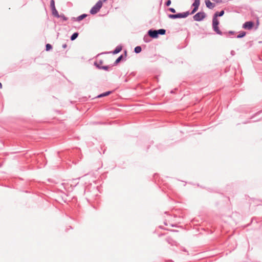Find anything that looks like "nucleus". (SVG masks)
I'll return each instance as SVG.
<instances>
[{
	"instance_id": "473e14b6",
	"label": "nucleus",
	"mask_w": 262,
	"mask_h": 262,
	"mask_svg": "<svg viewBox=\"0 0 262 262\" xmlns=\"http://www.w3.org/2000/svg\"><path fill=\"white\" fill-rule=\"evenodd\" d=\"M106 1H107V0H102V2H104Z\"/></svg>"
},
{
	"instance_id": "6e6552de",
	"label": "nucleus",
	"mask_w": 262,
	"mask_h": 262,
	"mask_svg": "<svg viewBox=\"0 0 262 262\" xmlns=\"http://www.w3.org/2000/svg\"><path fill=\"white\" fill-rule=\"evenodd\" d=\"M205 3L206 7L210 9H212L215 6V4L211 2L209 0H205Z\"/></svg>"
},
{
	"instance_id": "f3484780",
	"label": "nucleus",
	"mask_w": 262,
	"mask_h": 262,
	"mask_svg": "<svg viewBox=\"0 0 262 262\" xmlns=\"http://www.w3.org/2000/svg\"><path fill=\"white\" fill-rule=\"evenodd\" d=\"M158 35H164L166 33V30L163 29H160L159 30H157Z\"/></svg>"
},
{
	"instance_id": "393cba45",
	"label": "nucleus",
	"mask_w": 262,
	"mask_h": 262,
	"mask_svg": "<svg viewBox=\"0 0 262 262\" xmlns=\"http://www.w3.org/2000/svg\"><path fill=\"white\" fill-rule=\"evenodd\" d=\"M168 10L169 11H170L171 12L173 13H176V10L174 8H169L168 9Z\"/></svg>"
},
{
	"instance_id": "ddd939ff",
	"label": "nucleus",
	"mask_w": 262,
	"mask_h": 262,
	"mask_svg": "<svg viewBox=\"0 0 262 262\" xmlns=\"http://www.w3.org/2000/svg\"><path fill=\"white\" fill-rule=\"evenodd\" d=\"M112 93V91H107L99 95L97 97L100 98L104 96H107Z\"/></svg>"
},
{
	"instance_id": "b1692460",
	"label": "nucleus",
	"mask_w": 262,
	"mask_h": 262,
	"mask_svg": "<svg viewBox=\"0 0 262 262\" xmlns=\"http://www.w3.org/2000/svg\"><path fill=\"white\" fill-rule=\"evenodd\" d=\"M171 3V0H167L165 3V5L166 6H169Z\"/></svg>"
},
{
	"instance_id": "2eb2a0df",
	"label": "nucleus",
	"mask_w": 262,
	"mask_h": 262,
	"mask_svg": "<svg viewBox=\"0 0 262 262\" xmlns=\"http://www.w3.org/2000/svg\"><path fill=\"white\" fill-rule=\"evenodd\" d=\"M79 33L78 32L74 33L70 37V39L72 41L76 39L78 36Z\"/></svg>"
},
{
	"instance_id": "a878e982",
	"label": "nucleus",
	"mask_w": 262,
	"mask_h": 262,
	"mask_svg": "<svg viewBox=\"0 0 262 262\" xmlns=\"http://www.w3.org/2000/svg\"><path fill=\"white\" fill-rule=\"evenodd\" d=\"M228 33L231 35H234L235 33V32L233 31H228Z\"/></svg>"
},
{
	"instance_id": "423d86ee",
	"label": "nucleus",
	"mask_w": 262,
	"mask_h": 262,
	"mask_svg": "<svg viewBox=\"0 0 262 262\" xmlns=\"http://www.w3.org/2000/svg\"><path fill=\"white\" fill-rule=\"evenodd\" d=\"M157 30L150 29L148 31V35L152 38H157L158 37Z\"/></svg>"
},
{
	"instance_id": "f257e3e1",
	"label": "nucleus",
	"mask_w": 262,
	"mask_h": 262,
	"mask_svg": "<svg viewBox=\"0 0 262 262\" xmlns=\"http://www.w3.org/2000/svg\"><path fill=\"white\" fill-rule=\"evenodd\" d=\"M225 13L224 10H222L220 12H216L213 16L212 18V29L216 32V34L222 35L223 33L220 30L219 28V21L217 19V17L222 16Z\"/></svg>"
},
{
	"instance_id": "20e7f679",
	"label": "nucleus",
	"mask_w": 262,
	"mask_h": 262,
	"mask_svg": "<svg viewBox=\"0 0 262 262\" xmlns=\"http://www.w3.org/2000/svg\"><path fill=\"white\" fill-rule=\"evenodd\" d=\"M206 17V13L202 11L196 13L194 15H193V18L195 21H200L203 20Z\"/></svg>"
},
{
	"instance_id": "4468645a",
	"label": "nucleus",
	"mask_w": 262,
	"mask_h": 262,
	"mask_svg": "<svg viewBox=\"0 0 262 262\" xmlns=\"http://www.w3.org/2000/svg\"><path fill=\"white\" fill-rule=\"evenodd\" d=\"M52 10V15L57 18L59 17V14L56 8L53 9Z\"/></svg>"
},
{
	"instance_id": "39448f33",
	"label": "nucleus",
	"mask_w": 262,
	"mask_h": 262,
	"mask_svg": "<svg viewBox=\"0 0 262 262\" xmlns=\"http://www.w3.org/2000/svg\"><path fill=\"white\" fill-rule=\"evenodd\" d=\"M200 5V0H194V2L193 3L191 6V7H193V8L190 12H189L190 15L194 14L198 11Z\"/></svg>"
},
{
	"instance_id": "aec40b11",
	"label": "nucleus",
	"mask_w": 262,
	"mask_h": 262,
	"mask_svg": "<svg viewBox=\"0 0 262 262\" xmlns=\"http://www.w3.org/2000/svg\"><path fill=\"white\" fill-rule=\"evenodd\" d=\"M50 7H51V10L56 8L55 6V1L54 0H51Z\"/></svg>"
},
{
	"instance_id": "6ab92c4d",
	"label": "nucleus",
	"mask_w": 262,
	"mask_h": 262,
	"mask_svg": "<svg viewBox=\"0 0 262 262\" xmlns=\"http://www.w3.org/2000/svg\"><path fill=\"white\" fill-rule=\"evenodd\" d=\"M103 63V60H100L98 61H96L94 62V65L97 67V65L101 66V64Z\"/></svg>"
},
{
	"instance_id": "5701e85b",
	"label": "nucleus",
	"mask_w": 262,
	"mask_h": 262,
	"mask_svg": "<svg viewBox=\"0 0 262 262\" xmlns=\"http://www.w3.org/2000/svg\"><path fill=\"white\" fill-rule=\"evenodd\" d=\"M59 17H61L63 21H66L68 20V18L63 14H60Z\"/></svg>"
},
{
	"instance_id": "412c9836",
	"label": "nucleus",
	"mask_w": 262,
	"mask_h": 262,
	"mask_svg": "<svg viewBox=\"0 0 262 262\" xmlns=\"http://www.w3.org/2000/svg\"><path fill=\"white\" fill-rule=\"evenodd\" d=\"M52 49V46L51 44L47 43L46 45V50L48 51Z\"/></svg>"
},
{
	"instance_id": "1a4fd4ad",
	"label": "nucleus",
	"mask_w": 262,
	"mask_h": 262,
	"mask_svg": "<svg viewBox=\"0 0 262 262\" xmlns=\"http://www.w3.org/2000/svg\"><path fill=\"white\" fill-rule=\"evenodd\" d=\"M112 66H99L97 65V68L100 70H104L105 71H109L110 69H112Z\"/></svg>"
},
{
	"instance_id": "0eeeda50",
	"label": "nucleus",
	"mask_w": 262,
	"mask_h": 262,
	"mask_svg": "<svg viewBox=\"0 0 262 262\" xmlns=\"http://www.w3.org/2000/svg\"><path fill=\"white\" fill-rule=\"evenodd\" d=\"M254 26V23L252 21L245 22L243 25V28L245 29L251 30Z\"/></svg>"
},
{
	"instance_id": "2f4dec72",
	"label": "nucleus",
	"mask_w": 262,
	"mask_h": 262,
	"mask_svg": "<svg viewBox=\"0 0 262 262\" xmlns=\"http://www.w3.org/2000/svg\"><path fill=\"white\" fill-rule=\"evenodd\" d=\"M231 54L232 55H233V53H234V51H232L231 52Z\"/></svg>"
},
{
	"instance_id": "c85d7f7f",
	"label": "nucleus",
	"mask_w": 262,
	"mask_h": 262,
	"mask_svg": "<svg viewBox=\"0 0 262 262\" xmlns=\"http://www.w3.org/2000/svg\"><path fill=\"white\" fill-rule=\"evenodd\" d=\"M124 53H125V56L126 57V55H127V52H126V51H124Z\"/></svg>"
},
{
	"instance_id": "bb28decb",
	"label": "nucleus",
	"mask_w": 262,
	"mask_h": 262,
	"mask_svg": "<svg viewBox=\"0 0 262 262\" xmlns=\"http://www.w3.org/2000/svg\"><path fill=\"white\" fill-rule=\"evenodd\" d=\"M213 2H216V3H220L222 2V0H212Z\"/></svg>"
},
{
	"instance_id": "4be33fe9",
	"label": "nucleus",
	"mask_w": 262,
	"mask_h": 262,
	"mask_svg": "<svg viewBox=\"0 0 262 262\" xmlns=\"http://www.w3.org/2000/svg\"><path fill=\"white\" fill-rule=\"evenodd\" d=\"M149 36L148 35H145L144 36V37L143 38L144 42H149L150 41V39H149Z\"/></svg>"
},
{
	"instance_id": "cd10ccee",
	"label": "nucleus",
	"mask_w": 262,
	"mask_h": 262,
	"mask_svg": "<svg viewBox=\"0 0 262 262\" xmlns=\"http://www.w3.org/2000/svg\"><path fill=\"white\" fill-rule=\"evenodd\" d=\"M62 47L63 49H66L67 47V44L64 43V44L62 45Z\"/></svg>"
},
{
	"instance_id": "a211bd4d",
	"label": "nucleus",
	"mask_w": 262,
	"mask_h": 262,
	"mask_svg": "<svg viewBox=\"0 0 262 262\" xmlns=\"http://www.w3.org/2000/svg\"><path fill=\"white\" fill-rule=\"evenodd\" d=\"M141 51L142 48L140 46H137L134 49V52L137 54L140 53Z\"/></svg>"
},
{
	"instance_id": "7c9ffc66",
	"label": "nucleus",
	"mask_w": 262,
	"mask_h": 262,
	"mask_svg": "<svg viewBox=\"0 0 262 262\" xmlns=\"http://www.w3.org/2000/svg\"><path fill=\"white\" fill-rule=\"evenodd\" d=\"M260 113V112H258L256 113L255 114V115H257V114H259Z\"/></svg>"
},
{
	"instance_id": "dca6fc26",
	"label": "nucleus",
	"mask_w": 262,
	"mask_h": 262,
	"mask_svg": "<svg viewBox=\"0 0 262 262\" xmlns=\"http://www.w3.org/2000/svg\"><path fill=\"white\" fill-rule=\"evenodd\" d=\"M246 34V32L245 31H241L236 36V38H241L245 36Z\"/></svg>"
},
{
	"instance_id": "9b49d317",
	"label": "nucleus",
	"mask_w": 262,
	"mask_h": 262,
	"mask_svg": "<svg viewBox=\"0 0 262 262\" xmlns=\"http://www.w3.org/2000/svg\"><path fill=\"white\" fill-rule=\"evenodd\" d=\"M122 49V47L120 45H119V46H117L115 49L112 52V53L113 54H118V53H119Z\"/></svg>"
},
{
	"instance_id": "f03ea898",
	"label": "nucleus",
	"mask_w": 262,
	"mask_h": 262,
	"mask_svg": "<svg viewBox=\"0 0 262 262\" xmlns=\"http://www.w3.org/2000/svg\"><path fill=\"white\" fill-rule=\"evenodd\" d=\"M189 15H190L189 11H187L183 13H179L173 14H168V17L170 19H175L177 18H186Z\"/></svg>"
},
{
	"instance_id": "9d476101",
	"label": "nucleus",
	"mask_w": 262,
	"mask_h": 262,
	"mask_svg": "<svg viewBox=\"0 0 262 262\" xmlns=\"http://www.w3.org/2000/svg\"><path fill=\"white\" fill-rule=\"evenodd\" d=\"M87 16V14H82L80 15V16H78L77 18L73 17L72 19L74 20H77V21H80L85 18Z\"/></svg>"
},
{
	"instance_id": "f8f14e48",
	"label": "nucleus",
	"mask_w": 262,
	"mask_h": 262,
	"mask_svg": "<svg viewBox=\"0 0 262 262\" xmlns=\"http://www.w3.org/2000/svg\"><path fill=\"white\" fill-rule=\"evenodd\" d=\"M123 58V55H121L120 56H119L116 59V60H115L114 63H113V66H116L118 63H119L122 60Z\"/></svg>"
},
{
	"instance_id": "7ed1b4c3",
	"label": "nucleus",
	"mask_w": 262,
	"mask_h": 262,
	"mask_svg": "<svg viewBox=\"0 0 262 262\" xmlns=\"http://www.w3.org/2000/svg\"><path fill=\"white\" fill-rule=\"evenodd\" d=\"M102 6V1L101 0L98 1L96 4L90 10V13L91 14H96L101 8Z\"/></svg>"
},
{
	"instance_id": "c756f323",
	"label": "nucleus",
	"mask_w": 262,
	"mask_h": 262,
	"mask_svg": "<svg viewBox=\"0 0 262 262\" xmlns=\"http://www.w3.org/2000/svg\"><path fill=\"white\" fill-rule=\"evenodd\" d=\"M2 88V84L0 82V89Z\"/></svg>"
}]
</instances>
